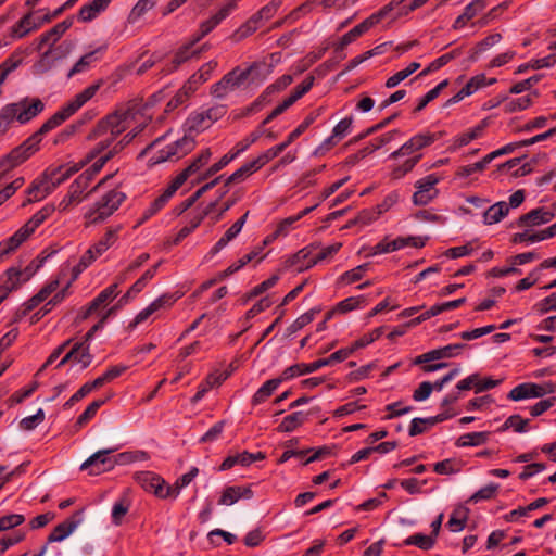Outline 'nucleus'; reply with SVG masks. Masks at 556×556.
Segmentation results:
<instances>
[{
	"mask_svg": "<svg viewBox=\"0 0 556 556\" xmlns=\"http://www.w3.org/2000/svg\"><path fill=\"white\" fill-rule=\"evenodd\" d=\"M99 88L100 84H93L77 93L70 102L48 118L36 132L5 154L0 161V169L5 172L10 168H15L27 161L39 150L42 136L50 132L74 115L85 103L94 97Z\"/></svg>",
	"mask_w": 556,
	"mask_h": 556,
	"instance_id": "obj_1",
	"label": "nucleus"
},
{
	"mask_svg": "<svg viewBox=\"0 0 556 556\" xmlns=\"http://www.w3.org/2000/svg\"><path fill=\"white\" fill-rule=\"evenodd\" d=\"M269 73L270 67L265 63L254 62L245 70L237 66L212 86L211 93L215 98H224L230 91L239 88L248 78H251L252 81L263 80Z\"/></svg>",
	"mask_w": 556,
	"mask_h": 556,
	"instance_id": "obj_2",
	"label": "nucleus"
},
{
	"mask_svg": "<svg viewBox=\"0 0 556 556\" xmlns=\"http://www.w3.org/2000/svg\"><path fill=\"white\" fill-rule=\"evenodd\" d=\"M135 113L132 109H118L113 113L101 118L94 128L88 135L89 140H94L106 132L113 135V138H117L124 132L129 125L130 119H134Z\"/></svg>",
	"mask_w": 556,
	"mask_h": 556,
	"instance_id": "obj_3",
	"label": "nucleus"
},
{
	"mask_svg": "<svg viewBox=\"0 0 556 556\" xmlns=\"http://www.w3.org/2000/svg\"><path fill=\"white\" fill-rule=\"evenodd\" d=\"M125 200L126 194L124 192L116 189L110 190L88 211L86 218L89 219L90 224L101 223L117 211Z\"/></svg>",
	"mask_w": 556,
	"mask_h": 556,
	"instance_id": "obj_4",
	"label": "nucleus"
},
{
	"mask_svg": "<svg viewBox=\"0 0 556 556\" xmlns=\"http://www.w3.org/2000/svg\"><path fill=\"white\" fill-rule=\"evenodd\" d=\"M113 450H100L89 456L80 466V470H88L89 475H100L112 470L116 464L132 460L129 453H121L116 457L109 456Z\"/></svg>",
	"mask_w": 556,
	"mask_h": 556,
	"instance_id": "obj_5",
	"label": "nucleus"
},
{
	"mask_svg": "<svg viewBox=\"0 0 556 556\" xmlns=\"http://www.w3.org/2000/svg\"><path fill=\"white\" fill-rule=\"evenodd\" d=\"M195 144L194 138L186 134L182 138L160 150L149 162L151 165H156L170 160H179L189 154Z\"/></svg>",
	"mask_w": 556,
	"mask_h": 556,
	"instance_id": "obj_6",
	"label": "nucleus"
},
{
	"mask_svg": "<svg viewBox=\"0 0 556 556\" xmlns=\"http://www.w3.org/2000/svg\"><path fill=\"white\" fill-rule=\"evenodd\" d=\"M226 113L227 106L217 104L205 111L191 114L186 122L188 132H200L207 129L214 122L220 119Z\"/></svg>",
	"mask_w": 556,
	"mask_h": 556,
	"instance_id": "obj_7",
	"label": "nucleus"
},
{
	"mask_svg": "<svg viewBox=\"0 0 556 556\" xmlns=\"http://www.w3.org/2000/svg\"><path fill=\"white\" fill-rule=\"evenodd\" d=\"M344 359H346V353L340 352V350H338L327 358H320L311 364L300 363L287 367L285 369L283 378H294L296 376L311 374L324 366L332 365L333 363L342 362Z\"/></svg>",
	"mask_w": 556,
	"mask_h": 556,
	"instance_id": "obj_8",
	"label": "nucleus"
},
{
	"mask_svg": "<svg viewBox=\"0 0 556 556\" xmlns=\"http://www.w3.org/2000/svg\"><path fill=\"white\" fill-rule=\"evenodd\" d=\"M444 135V131H438V132H422L417 134L414 137H412L407 142H405L400 149L392 152L390 154L391 159H397L400 156L412 154L418 150H421L424 148H427L431 146L437 140L441 139Z\"/></svg>",
	"mask_w": 556,
	"mask_h": 556,
	"instance_id": "obj_9",
	"label": "nucleus"
},
{
	"mask_svg": "<svg viewBox=\"0 0 556 556\" xmlns=\"http://www.w3.org/2000/svg\"><path fill=\"white\" fill-rule=\"evenodd\" d=\"M552 392H554V386L551 382L545 384L525 382L513 388L507 397L511 401H521L531 397H542Z\"/></svg>",
	"mask_w": 556,
	"mask_h": 556,
	"instance_id": "obj_10",
	"label": "nucleus"
},
{
	"mask_svg": "<svg viewBox=\"0 0 556 556\" xmlns=\"http://www.w3.org/2000/svg\"><path fill=\"white\" fill-rule=\"evenodd\" d=\"M85 166V163H77L74 165H60L56 167L50 166L43 173V178L48 182V190H54L59 185L67 180L72 175L79 172Z\"/></svg>",
	"mask_w": 556,
	"mask_h": 556,
	"instance_id": "obj_11",
	"label": "nucleus"
},
{
	"mask_svg": "<svg viewBox=\"0 0 556 556\" xmlns=\"http://www.w3.org/2000/svg\"><path fill=\"white\" fill-rule=\"evenodd\" d=\"M439 177L435 174H430L422 179H419L415 187L417 191L413 194V203L415 205H427L438 194L434 186L439 182Z\"/></svg>",
	"mask_w": 556,
	"mask_h": 556,
	"instance_id": "obj_12",
	"label": "nucleus"
},
{
	"mask_svg": "<svg viewBox=\"0 0 556 556\" xmlns=\"http://www.w3.org/2000/svg\"><path fill=\"white\" fill-rule=\"evenodd\" d=\"M269 162L268 156L265 153H262L256 159L243 164L240 168L233 172L226 180L225 186L229 187L232 184H238L243 181L247 177L260 170L263 166H265Z\"/></svg>",
	"mask_w": 556,
	"mask_h": 556,
	"instance_id": "obj_13",
	"label": "nucleus"
},
{
	"mask_svg": "<svg viewBox=\"0 0 556 556\" xmlns=\"http://www.w3.org/2000/svg\"><path fill=\"white\" fill-rule=\"evenodd\" d=\"M314 112L309 113L304 121L289 134L286 141L268 149L264 153L268 156L269 161L277 157L282 151H285L295 139H298L316 119Z\"/></svg>",
	"mask_w": 556,
	"mask_h": 556,
	"instance_id": "obj_14",
	"label": "nucleus"
},
{
	"mask_svg": "<svg viewBox=\"0 0 556 556\" xmlns=\"http://www.w3.org/2000/svg\"><path fill=\"white\" fill-rule=\"evenodd\" d=\"M468 345L466 343H455V344H448L446 346L431 350L427 353H424L419 356H417L414 359L415 365H420L424 363H429L432 361L441 359V358H450L458 355V353L466 349Z\"/></svg>",
	"mask_w": 556,
	"mask_h": 556,
	"instance_id": "obj_15",
	"label": "nucleus"
},
{
	"mask_svg": "<svg viewBox=\"0 0 556 556\" xmlns=\"http://www.w3.org/2000/svg\"><path fill=\"white\" fill-rule=\"evenodd\" d=\"M136 481L144 491L153 493L159 498H162L165 480L161 476L151 471H142L136 475Z\"/></svg>",
	"mask_w": 556,
	"mask_h": 556,
	"instance_id": "obj_16",
	"label": "nucleus"
},
{
	"mask_svg": "<svg viewBox=\"0 0 556 556\" xmlns=\"http://www.w3.org/2000/svg\"><path fill=\"white\" fill-rule=\"evenodd\" d=\"M555 217V214L551 211H546L544 207L534 208L527 214H522L517 219L519 227H534L549 223Z\"/></svg>",
	"mask_w": 556,
	"mask_h": 556,
	"instance_id": "obj_17",
	"label": "nucleus"
},
{
	"mask_svg": "<svg viewBox=\"0 0 556 556\" xmlns=\"http://www.w3.org/2000/svg\"><path fill=\"white\" fill-rule=\"evenodd\" d=\"M266 458L265 453L257 452L255 454L250 453L248 451H243L242 453L236 455L227 456L219 466L220 471L229 470L236 465L249 466L256 460H263Z\"/></svg>",
	"mask_w": 556,
	"mask_h": 556,
	"instance_id": "obj_18",
	"label": "nucleus"
},
{
	"mask_svg": "<svg viewBox=\"0 0 556 556\" xmlns=\"http://www.w3.org/2000/svg\"><path fill=\"white\" fill-rule=\"evenodd\" d=\"M177 298L173 294H163L154 300L149 306L142 309L129 325V327H136L138 324L148 319L153 313L160 308L169 307L176 302Z\"/></svg>",
	"mask_w": 556,
	"mask_h": 556,
	"instance_id": "obj_19",
	"label": "nucleus"
},
{
	"mask_svg": "<svg viewBox=\"0 0 556 556\" xmlns=\"http://www.w3.org/2000/svg\"><path fill=\"white\" fill-rule=\"evenodd\" d=\"M254 496L251 485L226 486L218 500L219 505H232L240 498L250 500Z\"/></svg>",
	"mask_w": 556,
	"mask_h": 556,
	"instance_id": "obj_20",
	"label": "nucleus"
},
{
	"mask_svg": "<svg viewBox=\"0 0 556 556\" xmlns=\"http://www.w3.org/2000/svg\"><path fill=\"white\" fill-rule=\"evenodd\" d=\"M80 514L81 511H76L71 518H67L63 522L55 526L51 533L48 535L47 542H61L68 535H71L80 522L79 519H76V517L79 516Z\"/></svg>",
	"mask_w": 556,
	"mask_h": 556,
	"instance_id": "obj_21",
	"label": "nucleus"
},
{
	"mask_svg": "<svg viewBox=\"0 0 556 556\" xmlns=\"http://www.w3.org/2000/svg\"><path fill=\"white\" fill-rule=\"evenodd\" d=\"M90 184L83 178L80 175L72 182L68 189L67 195L60 202L59 208L61 211L66 210L72 203L80 202L83 192L88 188Z\"/></svg>",
	"mask_w": 556,
	"mask_h": 556,
	"instance_id": "obj_22",
	"label": "nucleus"
},
{
	"mask_svg": "<svg viewBox=\"0 0 556 556\" xmlns=\"http://www.w3.org/2000/svg\"><path fill=\"white\" fill-rule=\"evenodd\" d=\"M283 377H285V370L282 371L280 377L267 380L252 396V400H251L252 405L256 406V405L265 402L267 399H269L273 395V393L278 389V387L281 384L282 381L290 379V378H283Z\"/></svg>",
	"mask_w": 556,
	"mask_h": 556,
	"instance_id": "obj_23",
	"label": "nucleus"
},
{
	"mask_svg": "<svg viewBox=\"0 0 556 556\" xmlns=\"http://www.w3.org/2000/svg\"><path fill=\"white\" fill-rule=\"evenodd\" d=\"M249 211H247L237 222H235L224 233V236L215 243L212 253L216 254L224 249L232 239H235L241 231L247 222Z\"/></svg>",
	"mask_w": 556,
	"mask_h": 556,
	"instance_id": "obj_24",
	"label": "nucleus"
},
{
	"mask_svg": "<svg viewBox=\"0 0 556 556\" xmlns=\"http://www.w3.org/2000/svg\"><path fill=\"white\" fill-rule=\"evenodd\" d=\"M223 178V176H218L214 178L212 181L203 185L201 188H199L191 197L179 203L174 208V213L177 216H180L182 213H185L187 210H189L205 192L213 189Z\"/></svg>",
	"mask_w": 556,
	"mask_h": 556,
	"instance_id": "obj_25",
	"label": "nucleus"
},
{
	"mask_svg": "<svg viewBox=\"0 0 556 556\" xmlns=\"http://www.w3.org/2000/svg\"><path fill=\"white\" fill-rule=\"evenodd\" d=\"M235 10V3L225 4L216 14L200 24V37L208 35L222 21H224L231 11Z\"/></svg>",
	"mask_w": 556,
	"mask_h": 556,
	"instance_id": "obj_26",
	"label": "nucleus"
},
{
	"mask_svg": "<svg viewBox=\"0 0 556 556\" xmlns=\"http://www.w3.org/2000/svg\"><path fill=\"white\" fill-rule=\"evenodd\" d=\"M381 20L382 17L380 16V14L378 12H375L370 16L365 18L362 23L354 26L350 31H348L343 36L350 43H352L358 37L367 33L371 27L377 25Z\"/></svg>",
	"mask_w": 556,
	"mask_h": 556,
	"instance_id": "obj_27",
	"label": "nucleus"
},
{
	"mask_svg": "<svg viewBox=\"0 0 556 556\" xmlns=\"http://www.w3.org/2000/svg\"><path fill=\"white\" fill-rule=\"evenodd\" d=\"M71 286L68 282L62 290L58 291L51 300H49L39 311L34 313L30 317V324H37L41 318H43L48 313L51 312L52 307L60 304L66 296L67 290Z\"/></svg>",
	"mask_w": 556,
	"mask_h": 556,
	"instance_id": "obj_28",
	"label": "nucleus"
},
{
	"mask_svg": "<svg viewBox=\"0 0 556 556\" xmlns=\"http://www.w3.org/2000/svg\"><path fill=\"white\" fill-rule=\"evenodd\" d=\"M486 7L485 0H473L469 3L464 12L455 20L453 24L454 29H459L464 27L468 21L475 17L480 11H482Z\"/></svg>",
	"mask_w": 556,
	"mask_h": 556,
	"instance_id": "obj_29",
	"label": "nucleus"
},
{
	"mask_svg": "<svg viewBox=\"0 0 556 556\" xmlns=\"http://www.w3.org/2000/svg\"><path fill=\"white\" fill-rule=\"evenodd\" d=\"M308 417V413H304L302 410L294 412L288 416H286L280 425L277 427V431L280 433L292 432L299 427H301Z\"/></svg>",
	"mask_w": 556,
	"mask_h": 556,
	"instance_id": "obj_30",
	"label": "nucleus"
},
{
	"mask_svg": "<svg viewBox=\"0 0 556 556\" xmlns=\"http://www.w3.org/2000/svg\"><path fill=\"white\" fill-rule=\"evenodd\" d=\"M154 277V269H147L143 275L129 288V290L118 300L115 306L121 307L128 303V301L143 290L148 281Z\"/></svg>",
	"mask_w": 556,
	"mask_h": 556,
	"instance_id": "obj_31",
	"label": "nucleus"
},
{
	"mask_svg": "<svg viewBox=\"0 0 556 556\" xmlns=\"http://www.w3.org/2000/svg\"><path fill=\"white\" fill-rule=\"evenodd\" d=\"M111 0H92V2L85 4L80 8L78 12V18L83 22H90L92 21L97 14L104 11Z\"/></svg>",
	"mask_w": 556,
	"mask_h": 556,
	"instance_id": "obj_32",
	"label": "nucleus"
},
{
	"mask_svg": "<svg viewBox=\"0 0 556 556\" xmlns=\"http://www.w3.org/2000/svg\"><path fill=\"white\" fill-rule=\"evenodd\" d=\"M42 11L29 12L24 15L13 27L12 35L17 38H22L26 36L34 29H37L35 15L41 13Z\"/></svg>",
	"mask_w": 556,
	"mask_h": 556,
	"instance_id": "obj_33",
	"label": "nucleus"
},
{
	"mask_svg": "<svg viewBox=\"0 0 556 556\" xmlns=\"http://www.w3.org/2000/svg\"><path fill=\"white\" fill-rule=\"evenodd\" d=\"M509 213V206L506 202L500 201L491 205L483 214V223L492 225L501 222Z\"/></svg>",
	"mask_w": 556,
	"mask_h": 556,
	"instance_id": "obj_34",
	"label": "nucleus"
},
{
	"mask_svg": "<svg viewBox=\"0 0 556 556\" xmlns=\"http://www.w3.org/2000/svg\"><path fill=\"white\" fill-rule=\"evenodd\" d=\"M341 247L342 243H333L331 245L320 249V251L317 254H315L305 265L298 267V271H304L306 269H309L317 263L323 262L328 257H331L332 255L339 252Z\"/></svg>",
	"mask_w": 556,
	"mask_h": 556,
	"instance_id": "obj_35",
	"label": "nucleus"
},
{
	"mask_svg": "<svg viewBox=\"0 0 556 556\" xmlns=\"http://www.w3.org/2000/svg\"><path fill=\"white\" fill-rule=\"evenodd\" d=\"M212 156L211 149H204L191 163L180 173L187 179L193 174L198 173L204 165H206Z\"/></svg>",
	"mask_w": 556,
	"mask_h": 556,
	"instance_id": "obj_36",
	"label": "nucleus"
},
{
	"mask_svg": "<svg viewBox=\"0 0 556 556\" xmlns=\"http://www.w3.org/2000/svg\"><path fill=\"white\" fill-rule=\"evenodd\" d=\"M490 437L489 431L481 432H470L460 435L456 441V446L465 447V446H478L484 444Z\"/></svg>",
	"mask_w": 556,
	"mask_h": 556,
	"instance_id": "obj_37",
	"label": "nucleus"
},
{
	"mask_svg": "<svg viewBox=\"0 0 556 556\" xmlns=\"http://www.w3.org/2000/svg\"><path fill=\"white\" fill-rule=\"evenodd\" d=\"M502 40V35L498 33L491 34L481 41H479L475 48L471 50V54L469 55V61H477L478 56L484 51L492 48L494 45L498 43Z\"/></svg>",
	"mask_w": 556,
	"mask_h": 556,
	"instance_id": "obj_38",
	"label": "nucleus"
},
{
	"mask_svg": "<svg viewBox=\"0 0 556 556\" xmlns=\"http://www.w3.org/2000/svg\"><path fill=\"white\" fill-rule=\"evenodd\" d=\"M47 187L48 182L43 178V175H41L40 179L33 181V184L27 190V193L29 195L28 202L40 201L49 193H51L52 190H48Z\"/></svg>",
	"mask_w": 556,
	"mask_h": 556,
	"instance_id": "obj_39",
	"label": "nucleus"
},
{
	"mask_svg": "<svg viewBox=\"0 0 556 556\" xmlns=\"http://www.w3.org/2000/svg\"><path fill=\"white\" fill-rule=\"evenodd\" d=\"M217 62L210 61L201 66V68L193 74L187 84L189 85V88L192 89V85H200L208 80L211 77L212 72L216 68Z\"/></svg>",
	"mask_w": 556,
	"mask_h": 556,
	"instance_id": "obj_40",
	"label": "nucleus"
},
{
	"mask_svg": "<svg viewBox=\"0 0 556 556\" xmlns=\"http://www.w3.org/2000/svg\"><path fill=\"white\" fill-rule=\"evenodd\" d=\"M191 49V45L186 43L176 51L172 60V68H169L170 72L177 70L182 63L187 62L189 59L193 56L198 58L200 55V51H192Z\"/></svg>",
	"mask_w": 556,
	"mask_h": 556,
	"instance_id": "obj_41",
	"label": "nucleus"
},
{
	"mask_svg": "<svg viewBox=\"0 0 556 556\" xmlns=\"http://www.w3.org/2000/svg\"><path fill=\"white\" fill-rule=\"evenodd\" d=\"M496 83V78L488 79L484 74H478L471 77L468 83L464 86V93H468V96L475 93L477 90L491 86Z\"/></svg>",
	"mask_w": 556,
	"mask_h": 556,
	"instance_id": "obj_42",
	"label": "nucleus"
},
{
	"mask_svg": "<svg viewBox=\"0 0 556 556\" xmlns=\"http://www.w3.org/2000/svg\"><path fill=\"white\" fill-rule=\"evenodd\" d=\"M318 247L315 244H309V245L301 249L300 251H298L295 254H293L287 261V266L291 267V266L299 265V267H300V266L305 265L314 256L313 252Z\"/></svg>",
	"mask_w": 556,
	"mask_h": 556,
	"instance_id": "obj_43",
	"label": "nucleus"
},
{
	"mask_svg": "<svg viewBox=\"0 0 556 556\" xmlns=\"http://www.w3.org/2000/svg\"><path fill=\"white\" fill-rule=\"evenodd\" d=\"M405 545H415L422 551L431 549L435 544V539L432 535L422 533H415L404 541Z\"/></svg>",
	"mask_w": 556,
	"mask_h": 556,
	"instance_id": "obj_44",
	"label": "nucleus"
},
{
	"mask_svg": "<svg viewBox=\"0 0 556 556\" xmlns=\"http://www.w3.org/2000/svg\"><path fill=\"white\" fill-rule=\"evenodd\" d=\"M556 63V55L551 54L542 59L532 60L529 63L521 64L516 70V74H521L528 71L529 68L532 70H540L544 67H551Z\"/></svg>",
	"mask_w": 556,
	"mask_h": 556,
	"instance_id": "obj_45",
	"label": "nucleus"
},
{
	"mask_svg": "<svg viewBox=\"0 0 556 556\" xmlns=\"http://www.w3.org/2000/svg\"><path fill=\"white\" fill-rule=\"evenodd\" d=\"M236 159V154L233 153H227L225 154L218 162L211 165L198 179L197 182L203 181L208 179L210 177L217 174L219 170H222L225 166H227L232 160Z\"/></svg>",
	"mask_w": 556,
	"mask_h": 556,
	"instance_id": "obj_46",
	"label": "nucleus"
},
{
	"mask_svg": "<svg viewBox=\"0 0 556 556\" xmlns=\"http://www.w3.org/2000/svg\"><path fill=\"white\" fill-rule=\"evenodd\" d=\"M400 134L401 132L397 129H394L387 134H383L382 136L376 138L374 141H371L369 144L364 147L363 153H365L367 155L374 153L375 151L379 150L381 147L389 143L394 138V136L400 135Z\"/></svg>",
	"mask_w": 556,
	"mask_h": 556,
	"instance_id": "obj_47",
	"label": "nucleus"
},
{
	"mask_svg": "<svg viewBox=\"0 0 556 556\" xmlns=\"http://www.w3.org/2000/svg\"><path fill=\"white\" fill-rule=\"evenodd\" d=\"M147 124L140 125L126 134L116 144L112 147L108 153L114 157L118 154L126 146H128L146 127Z\"/></svg>",
	"mask_w": 556,
	"mask_h": 556,
	"instance_id": "obj_48",
	"label": "nucleus"
},
{
	"mask_svg": "<svg viewBox=\"0 0 556 556\" xmlns=\"http://www.w3.org/2000/svg\"><path fill=\"white\" fill-rule=\"evenodd\" d=\"M468 519V509H455L450 517L447 526L451 531L458 532L462 531L466 527V522Z\"/></svg>",
	"mask_w": 556,
	"mask_h": 556,
	"instance_id": "obj_49",
	"label": "nucleus"
},
{
	"mask_svg": "<svg viewBox=\"0 0 556 556\" xmlns=\"http://www.w3.org/2000/svg\"><path fill=\"white\" fill-rule=\"evenodd\" d=\"M106 402V400H96L91 402L87 408L78 416L76 420V426L83 427L85 426L90 419H92L99 408Z\"/></svg>",
	"mask_w": 556,
	"mask_h": 556,
	"instance_id": "obj_50",
	"label": "nucleus"
},
{
	"mask_svg": "<svg viewBox=\"0 0 556 556\" xmlns=\"http://www.w3.org/2000/svg\"><path fill=\"white\" fill-rule=\"evenodd\" d=\"M155 5V0H139L128 15V23H136L146 12Z\"/></svg>",
	"mask_w": 556,
	"mask_h": 556,
	"instance_id": "obj_51",
	"label": "nucleus"
},
{
	"mask_svg": "<svg viewBox=\"0 0 556 556\" xmlns=\"http://www.w3.org/2000/svg\"><path fill=\"white\" fill-rule=\"evenodd\" d=\"M500 485L496 483H489L488 485L481 488L477 492H475L468 502L478 503L480 501L491 500L496 496L498 492Z\"/></svg>",
	"mask_w": 556,
	"mask_h": 556,
	"instance_id": "obj_52",
	"label": "nucleus"
},
{
	"mask_svg": "<svg viewBox=\"0 0 556 556\" xmlns=\"http://www.w3.org/2000/svg\"><path fill=\"white\" fill-rule=\"evenodd\" d=\"M117 283H113L102 290L89 304L91 305V308H94L96 311L105 302L109 300L114 299L117 295Z\"/></svg>",
	"mask_w": 556,
	"mask_h": 556,
	"instance_id": "obj_53",
	"label": "nucleus"
},
{
	"mask_svg": "<svg viewBox=\"0 0 556 556\" xmlns=\"http://www.w3.org/2000/svg\"><path fill=\"white\" fill-rule=\"evenodd\" d=\"M55 211L53 204L45 205L40 211L31 216L27 222L28 227L36 230L51 214Z\"/></svg>",
	"mask_w": 556,
	"mask_h": 556,
	"instance_id": "obj_54",
	"label": "nucleus"
},
{
	"mask_svg": "<svg viewBox=\"0 0 556 556\" xmlns=\"http://www.w3.org/2000/svg\"><path fill=\"white\" fill-rule=\"evenodd\" d=\"M399 116V113H394L392 115H390L389 117L382 119L381 122H379L378 124L367 128L365 131H363L362 134H359L358 136L354 137L350 143H353V142H358L361 140H363L364 138L383 129L384 127H387L390 123H392L396 117Z\"/></svg>",
	"mask_w": 556,
	"mask_h": 556,
	"instance_id": "obj_55",
	"label": "nucleus"
},
{
	"mask_svg": "<svg viewBox=\"0 0 556 556\" xmlns=\"http://www.w3.org/2000/svg\"><path fill=\"white\" fill-rule=\"evenodd\" d=\"M111 159L113 157L109 153L104 154L103 156L99 157L89 168L83 172L80 176L86 178V180L90 184L94 176L100 173L106 162H109Z\"/></svg>",
	"mask_w": 556,
	"mask_h": 556,
	"instance_id": "obj_56",
	"label": "nucleus"
},
{
	"mask_svg": "<svg viewBox=\"0 0 556 556\" xmlns=\"http://www.w3.org/2000/svg\"><path fill=\"white\" fill-rule=\"evenodd\" d=\"M263 134H265V130L263 129L262 126H260L256 130L251 132L247 138L239 141L235 147L236 151L233 152V154H236V157L240 153L244 152L251 144L256 142Z\"/></svg>",
	"mask_w": 556,
	"mask_h": 556,
	"instance_id": "obj_57",
	"label": "nucleus"
},
{
	"mask_svg": "<svg viewBox=\"0 0 556 556\" xmlns=\"http://www.w3.org/2000/svg\"><path fill=\"white\" fill-rule=\"evenodd\" d=\"M117 311V306H113L111 307L103 316L102 318L94 325L92 326L88 332L84 336L83 340L79 342V343H83V344H87V345H90V341L92 340V338L94 337L96 332L99 331L100 329H102L105 325V321L108 319V317L112 314H114L115 312Z\"/></svg>",
	"mask_w": 556,
	"mask_h": 556,
	"instance_id": "obj_58",
	"label": "nucleus"
},
{
	"mask_svg": "<svg viewBox=\"0 0 556 556\" xmlns=\"http://www.w3.org/2000/svg\"><path fill=\"white\" fill-rule=\"evenodd\" d=\"M74 345H80L77 354L74 356V362L80 364L83 369L89 367L93 359V356L90 353V345L79 342H76Z\"/></svg>",
	"mask_w": 556,
	"mask_h": 556,
	"instance_id": "obj_59",
	"label": "nucleus"
},
{
	"mask_svg": "<svg viewBox=\"0 0 556 556\" xmlns=\"http://www.w3.org/2000/svg\"><path fill=\"white\" fill-rule=\"evenodd\" d=\"M528 422L529 420L522 419L520 415H511L505 420V422L498 430L506 431L509 428H514L516 432H523L526 431Z\"/></svg>",
	"mask_w": 556,
	"mask_h": 556,
	"instance_id": "obj_60",
	"label": "nucleus"
},
{
	"mask_svg": "<svg viewBox=\"0 0 556 556\" xmlns=\"http://www.w3.org/2000/svg\"><path fill=\"white\" fill-rule=\"evenodd\" d=\"M117 239V230L108 229L103 238L93 244L97 253L103 254Z\"/></svg>",
	"mask_w": 556,
	"mask_h": 556,
	"instance_id": "obj_61",
	"label": "nucleus"
},
{
	"mask_svg": "<svg viewBox=\"0 0 556 556\" xmlns=\"http://www.w3.org/2000/svg\"><path fill=\"white\" fill-rule=\"evenodd\" d=\"M402 244L401 240H392L390 242L382 240L371 249V252L368 255L393 252L400 250Z\"/></svg>",
	"mask_w": 556,
	"mask_h": 556,
	"instance_id": "obj_62",
	"label": "nucleus"
},
{
	"mask_svg": "<svg viewBox=\"0 0 556 556\" xmlns=\"http://www.w3.org/2000/svg\"><path fill=\"white\" fill-rule=\"evenodd\" d=\"M532 104V100L529 96L521 97L518 99L510 100L504 106L505 113H514L517 111H522L529 108Z\"/></svg>",
	"mask_w": 556,
	"mask_h": 556,
	"instance_id": "obj_63",
	"label": "nucleus"
},
{
	"mask_svg": "<svg viewBox=\"0 0 556 556\" xmlns=\"http://www.w3.org/2000/svg\"><path fill=\"white\" fill-rule=\"evenodd\" d=\"M365 301L363 295L359 296H351L341 302H339L336 307L340 314H345L351 312L357 307H359L361 303Z\"/></svg>",
	"mask_w": 556,
	"mask_h": 556,
	"instance_id": "obj_64",
	"label": "nucleus"
}]
</instances>
